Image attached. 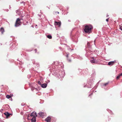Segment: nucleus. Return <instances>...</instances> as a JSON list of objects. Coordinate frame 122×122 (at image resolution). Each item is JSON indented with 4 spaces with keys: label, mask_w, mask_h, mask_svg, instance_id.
Segmentation results:
<instances>
[{
    "label": "nucleus",
    "mask_w": 122,
    "mask_h": 122,
    "mask_svg": "<svg viewBox=\"0 0 122 122\" xmlns=\"http://www.w3.org/2000/svg\"><path fill=\"white\" fill-rule=\"evenodd\" d=\"M92 28V26L91 25H86L84 29V31L86 33H90Z\"/></svg>",
    "instance_id": "f257e3e1"
},
{
    "label": "nucleus",
    "mask_w": 122,
    "mask_h": 122,
    "mask_svg": "<svg viewBox=\"0 0 122 122\" xmlns=\"http://www.w3.org/2000/svg\"><path fill=\"white\" fill-rule=\"evenodd\" d=\"M30 116L31 117H33L31 119L32 122H36V118L35 116H37L36 114V112H33L31 113Z\"/></svg>",
    "instance_id": "f03ea898"
},
{
    "label": "nucleus",
    "mask_w": 122,
    "mask_h": 122,
    "mask_svg": "<svg viewBox=\"0 0 122 122\" xmlns=\"http://www.w3.org/2000/svg\"><path fill=\"white\" fill-rule=\"evenodd\" d=\"M20 25V19L19 18H18L17 19L15 22V27H17L19 26Z\"/></svg>",
    "instance_id": "7ed1b4c3"
},
{
    "label": "nucleus",
    "mask_w": 122,
    "mask_h": 122,
    "mask_svg": "<svg viewBox=\"0 0 122 122\" xmlns=\"http://www.w3.org/2000/svg\"><path fill=\"white\" fill-rule=\"evenodd\" d=\"M115 63H116L115 61H110L108 62V65L109 66H112L114 65Z\"/></svg>",
    "instance_id": "20e7f679"
},
{
    "label": "nucleus",
    "mask_w": 122,
    "mask_h": 122,
    "mask_svg": "<svg viewBox=\"0 0 122 122\" xmlns=\"http://www.w3.org/2000/svg\"><path fill=\"white\" fill-rule=\"evenodd\" d=\"M51 120V117L50 116L48 117L45 119V121L47 122H50Z\"/></svg>",
    "instance_id": "39448f33"
},
{
    "label": "nucleus",
    "mask_w": 122,
    "mask_h": 122,
    "mask_svg": "<svg viewBox=\"0 0 122 122\" xmlns=\"http://www.w3.org/2000/svg\"><path fill=\"white\" fill-rule=\"evenodd\" d=\"M54 24L55 25H57L59 27H60L61 23V22H57L55 21V22Z\"/></svg>",
    "instance_id": "423d86ee"
},
{
    "label": "nucleus",
    "mask_w": 122,
    "mask_h": 122,
    "mask_svg": "<svg viewBox=\"0 0 122 122\" xmlns=\"http://www.w3.org/2000/svg\"><path fill=\"white\" fill-rule=\"evenodd\" d=\"M4 114L6 116V118H8L10 116V115H11V114L7 112H5L4 113Z\"/></svg>",
    "instance_id": "0eeeda50"
},
{
    "label": "nucleus",
    "mask_w": 122,
    "mask_h": 122,
    "mask_svg": "<svg viewBox=\"0 0 122 122\" xmlns=\"http://www.w3.org/2000/svg\"><path fill=\"white\" fill-rule=\"evenodd\" d=\"M47 86V84L46 83H44L41 85V87L43 88H46Z\"/></svg>",
    "instance_id": "6e6552de"
},
{
    "label": "nucleus",
    "mask_w": 122,
    "mask_h": 122,
    "mask_svg": "<svg viewBox=\"0 0 122 122\" xmlns=\"http://www.w3.org/2000/svg\"><path fill=\"white\" fill-rule=\"evenodd\" d=\"M90 62L92 63H96V62H97V61L95 59H93V60H90Z\"/></svg>",
    "instance_id": "1a4fd4ad"
},
{
    "label": "nucleus",
    "mask_w": 122,
    "mask_h": 122,
    "mask_svg": "<svg viewBox=\"0 0 122 122\" xmlns=\"http://www.w3.org/2000/svg\"><path fill=\"white\" fill-rule=\"evenodd\" d=\"M0 30L1 31V34H3L4 32V29L3 27H1L0 28Z\"/></svg>",
    "instance_id": "9d476101"
},
{
    "label": "nucleus",
    "mask_w": 122,
    "mask_h": 122,
    "mask_svg": "<svg viewBox=\"0 0 122 122\" xmlns=\"http://www.w3.org/2000/svg\"><path fill=\"white\" fill-rule=\"evenodd\" d=\"M40 117H42V116H43L44 115V113H43L40 112L38 114Z\"/></svg>",
    "instance_id": "9b49d317"
},
{
    "label": "nucleus",
    "mask_w": 122,
    "mask_h": 122,
    "mask_svg": "<svg viewBox=\"0 0 122 122\" xmlns=\"http://www.w3.org/2000/svg\"><path fill=\"white\" fill-rule=\"evenodd\" d=\"M121 76H122V73L119 75L117 77V79H118L120 78Z\"/></svg>",
    "instance_id": "f8f14e48"
},
{
    "label": "nucleus",
    "mask_w": 122,
    "mask_h": 122,
    "mask_svg": "<svg viewBox=\"0 0 122 122\" xmlns=\"http://www.w3.org/2000/svg\"><path fill=\"white\" fill-rule=\"evenodd\" d=\"M47 37L49 39H51L52 38L51 36L50 35H47Z\"/></svg>",
    "instance_id": "ddd939ff"
},
{
    "label": "nucleus",
    "mask_w": 122,
    "mask_h": 122,
    "mask_svg": "<svg viewBox=\"0 0 122 122\" xmlns=\"http://www.w3.org/2000/svg\"><path fill=\"white\" fill-rule=\"evenodd\" d=\"M31 89L32 91H33L35 89H36V90H37V89L33 87H31Z\"/></svg>",
    "instance_id": "4468645a"
},
{
    "label": "nucleus",
    "mask_w": 122,
    "mask_h": 122,
    "mask_svg": "<svg viewBox=\"0 0 122 122\" xmlns=\"http://www.w3.org/2000/svg\"><path fill=\"white\" fill-rule=\"evenodd\" d=\"M6 97L7 98L9 99L11 97V96L9 95H7L6 96Z\"/></svg>",
    "instance_id": "2eb2a0df"
},
{
    "label": "nucleus",
    "mask_w": 122,
    "mask_h": 122,
    "mask_svg": "<svg viewBox=\"0 0 122 122\" xmlns=\"http://www.w3.org/2000/svg\"><path fill=\"white\" fill-rule=\"evenodd\" d=\"M108 84V82L106 83H105L104 84V85L105 86H106Z\"/></svg>",
    "instance_id": "dca6fc26"
},
{
    "label": "nucleus",
    "mask_w": 122,
    "mask_h": 122,
    "mask_svg": "<svg viewBox=\"0 0 122 122\" xmlns=\"http://www.w3.org/2000/svg\"><path fill=\"white\" fill-rule=\"evenodd\" d=\"M90 43L88 42L87 43V46L89 47H90Z\"/></svg>",
    "instance_id": "f3484780"
},
{
    "label": "nucleus",
    "mask_w": 122,
    "mask_h": 122,
    "mask_svg": "<svg viewBox=\"0 0 122 122\" xmlns=\"http://www.w3.org/2000/svg\"><path fill=\"white\" fill-rule=\"evenodd\" d=\"M119 28L121 30H122V26H120Z\"/></svg>",
    "instance_id": "a211bd4d"
},
{
    "label": "nucleus",
    "mask_w": 122,
    "mask_h": 122,
    "mask_svg": "<svg viewBox=\"0 0 122 122\" xmlns=\"http://www.w3.org/2000/svg\"><path fill=\"white\" fill-rule=\"evenodd\" d=\"M38 83L39 84L41 85V82H40V81H39L38 82Z\"/></svg>",
    "instance_id": "6ab92c4d"
},
{
    "label": "nucleus",
    "mask_w": 122,
    "mask_h": 122,
    "mask_svg": "<svg viewBox=\"0 0 122 122\" xmlns=\"http://www.w3.org/2000/svg\"><path fill=\"white\" fill-rule=\"evenodd\" d=\"M109 18H107L106 19V20L108 22V21Z\"/></svg>",
    "instance_id": "aec40b11"
},
{
    "label": "nucleus",
    "mask_w": 122,
    "mask_h": 122,
    "mask_svg": "<svg viewBox=\"0 0 122 122\" xmlns=\"http://www.w3.org/2000/svg\"><path fill=\"white\" fill-rule=\"evenodd\" d=\"M94 57H91V59H94Z\"/></svg>",
    "instance_id": "412c9836"
},
{
    "label": "nucleus",
    "mask_w": 122,
    "mask_h": 122,
    "mask_svg": "<svg viewBox=\"0 0 122 122\" xmlns=\"http://www.w3.org/2000/svg\"><path fill=\"white\" fill-rule=\"evenodd\" d=\"M66 57H68V55H67Z\"/></svg>",
    "instance_id": "4be33fe9"
},
{
    "label": "nucleus",
    "mask_w": 122,
    "mask_h": 122,
    "mask_svg": "<svg viewBox=\"0 0 122 122\" xmlns=\"http://www.w3.org/2000/svg\"><path fill=\"white\" fill-rule=\"evenodd\" d=\"M57 13H59V12H57Z\"/></svg>",
    "instance_id": "5701e85b"
},
{
    "label": "nucleus",
    "mask_w": 122,
    "mask_h": 122,
    "mask_svg": "<svg viewBox=\"0 0 122 122\" xmlns=\"http://www.w3.org/2000/svg\"><path fill=\"white\" fill-rule=\"evenodd\" d=\"M28 118V120H29V118Z\"/></svg>",
    "instance_id": "b1692460"
},
{
    "label": "nucleus",
    "mask_w": 122,
    "mask_h": 122,
    "mask_svg": "<svg viewBox=\"0 0 122 122\" xmlns=\"http://www.w3.org/2000/svg\"><path fill=\"white\" fill-rule=\"evenodd\" d=\"M29 117V116H28V117Z\"/></svg>",
    "instance_id": "393cba45"
}]
</instances>
